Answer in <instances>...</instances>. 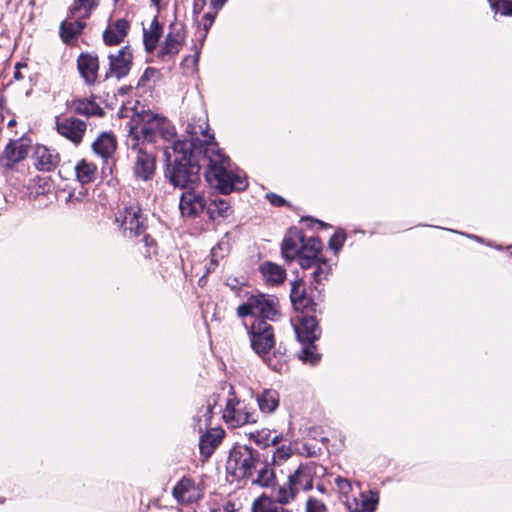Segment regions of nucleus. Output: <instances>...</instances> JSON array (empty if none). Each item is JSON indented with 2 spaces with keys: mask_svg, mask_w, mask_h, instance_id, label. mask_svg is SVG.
Instances as JSON below:
<instances>
[{
  "mask_svg": "<svg viewBox=\"0 0 512 512\" xmlns=\"http://www.w3.org/2000/svg\"><path fill=\"white\" fill-rule=\"evenodd\" d=\"M189 140H174L164 147L167 165L171 163H190L193 150L205 147L204 154L208 160L205 178L207 182L222 193L243 190L247 186L244 174L232 168L229 158L214 145V136L209 132L206 119L200 118L187 127Z\"/></svg>",
  "mask_w": 512,
  "mask_h": 512,
  "instance_id": "nucleus-1",
  "label": "nucleus"
},
{
  "mask_svg": "<svg viewBox=\"0 0 512 512\" xmlns=\"http://www.w3.org/2000/svg\"><path fill=\"white\" fill-rule=\"evenodd\" d=\"M129 120V136L128 141H132V145L139 143H153L158 135L163 139L170 141L175 137L174 127L163 117H159L155 113L144 110H134L128 116Z\"/></svg>",
  "mask_w": 512,
  "mask_h": 512,
  "instance_id": "nucleus-2",
  "label": "nucleus"
},
{
  "mask_svg": "<svg viewBox=\"0 0 512 512\" xmlns=\"http://www.w3.org/2000/svg\"><path fill=\"white\" fill-rule=\"evenodd\" d=\"M340 500L348 512H374L379 502V494L373 490L362 491L359 483L338 476L335 478Z\"/></svg>",
  "mask_w": 512,
  "mask_h": 512,
  "instance_id": "nucleus-3",
  "label": "nucleus"
},
{
  "mask_svg": "<svg viewBox=\"0 0 512 512\" xmlns=\"http://www.w3.org/2000/svg\"><path fill=\"white\" fill-rule=\"evenodd\" d=\"M258 464V452L248 446L240 445L230 451L226 470L234 478L242 479L252 476Z\"/></svg>",
  "mask_w": 512,
  "mask_h": 512,
  "instance_id": "nucleus-4",
  "label": "nucleus"
},
{
  "mask_svg": "<svg viewBox=\"0 0 512 512\" xmlns=\"http://www.w3.org/2000/svg\"><path fill=\"white\" fill-rule=\"evenodd\" d=\"M239 317L253 316L258 320H273L277 315V299L272 295L254 294L237 308Z\"/></svg>",
  "mask_w": 512,
  "mask_h": 512,
  "instance_id": "nucleus-5",
  "label": "nucleus"
},
{
  "mask_svg": "<svg viewBox=\"0 0 512 512\" xmlns=\"http://www.w3.org/2000/svg\"><path fill=\"white\" fill-rule=\"evenodd\" d=\"M133 158V174L136 179L147 182L152 179L156 168V158L146 144L139 143L132 145V141L127 140Z\"/></svg>",
  "mask_w": 512,
  "mask_h": 512,
  "instance_id": "nucleus-6",
  "label": "nucleus"
},
{
  "mask_svg": "<svg viewBox=\"0 0 512 512\" xmlns=\"http://www.w3.org/2000/svg\"><path fill=\"white\" fill-rule=\"evenodd\" d=\"M223 419L231 427L236 428L256 422V414L252 407L231 394L226 402Z\"/></svg>",
  "mask_w": 512,
  "mask_h": 512,
  "instance_id": "nucleus-7",
  "label": "nucleus"
},
{
  "mask_svg": "<svg viewBox=\"0 0 512 512\" xmlns=\"http://www.w3.org/2000/svg\"><path fill=\"white\" fill-rule=\"evenodd\" d=\"M250 341L253 350L262 358L274 347V334L272 327L266 321L256 320L251 325Z\"/></svg>",
  "mask_w": 512,
  "mask_h": 512,
  "instance_id": "nucleus-8",
  "label": "nucleus"
},
{
  "mask_svg": "<svg viewBox=\"0 0 512 512\" xmlns=\"http://www.w3.org/2000/svg\"><path fill=\"white\" fill-rule=\"evenodd\" d=\"M185 40L184 25L175 21L169 25V32L165 41L158 51V57L165 60L178 54Z\"/></svg>",
  "mask_w": 512,
  "mask_h": 512,
  "instance_id": "nucleus-9",
  "label": "nucleus"
},
{
  "mask_svg": "<svg viewBox=\"0 0 512 512\" xmlns=\"http://www.w3.org/2000/svg\"><path fill=\"white\" fill-rule=\"evenodd\" d=\"M116 221L120 223L125 231H129L131 235L138 236L145 229V219L141 208L137 204L124 207L116 216Z\"/></svg>",
  "mask_w": 512,
  "mask_h": 512,
  "instance_id": "nucleus-10",
  "label": "nucleus"
},
{
  "mask_svg": "<svg viewBox=\"0 0 512 512\" xmlns=\"http://www.w3.org/2000/svg\"><path fill=\"white\" fill-rule=\"evenodd\" d=\"M190 163H171L167 165L166 176L174 187L187 190L198 180L197 174L189 170Z\"/></svg>",
  "mask_w": 512,
  "mask_h": 512,
  "instance_id": "nucleus-11",
  "label": "nucleus"
},
{
  "mask_svg": "<svg viewBox=\"0 0 512 512\" xmlns=\"http://www.w3.org/2000/svg\"><path fill=\"white\" fill-rule=\"evenodd\" d=\"M28 144L23 139L10 140L0 154V165L4 169H12L26 158Z\"/></svg>",
  "mask_w": 512,
  "mask_h": 512,
  "instance_id": "nucleus-12",
  "label": "nucleus"
},
{
  "mask_svg": "<svg viewBox=\"0 0 512 512\" xmlns=\"http://www.w3.org/2000/svg\"><path fill=\"white\" fill-rule=\"evenodd\" d=\"M56 129L60 135L78 145L86 132V122L77 118H57Z\"/></svg>",
  "mask_w": 512,
  "mask_h": 512,
  "instance_id": "nucleus-13",
  "label": "nucleus"
},
{
  "mask_svg": "<svg viewBox=\"0 0 512 512\" xmlns=\"http://www.w3.org/2000/svg\"><path fill=\"white\" fill-rule=\"evenodd\" d=\"M206 203L202 194L194 188L187 189L180 196L179 208L182 216L196 217L203 212Z\"/></svg>",
  "mask_w": 512,
  "mask_h": 512,
  "instance_id": "nucleus-14",
  "label": "nucleus"
},
{
  "mask_svg": "<svg viewBox=\"0 0 512 512\" xmlns=\"http://www.w3.org/2000/svg\"><path fill=\"white\" fill-rule=\"evenodd\" d=\"M110 72L117 78L126 76L132 65V51L128 46L119 49L116 53L108 56Z\"/></svg>",
  "mask_w": 512,
  "mask_h": 512,
  "instance_id": "nucleus-15",
  "label": "nucleus"
},
{
  "mask_svg": "<svg viewBox=\"0 0 512 512\" xmlns=\"http://www.w3.org/2000/svg\"><path fill=\"white\" fill-rule=\"evenodd\" d=\"M32 161L37 170L50 172L57 167L60 158L54 150L44 145H36L32 154Z\"/></svg>",
  "mask_w": 512,
  "mask_h": 512,
  "instance_id": "nucleus-16",
  "label": "nucleus"
},
{
  "mask_svg": "<svg viewBox=\"0 0 512 512\" xmlns=\"http://www.w3.org/2000/svg\"><path fill=\"white\" fill-rule=\"evenodd\" d=\"M173 496L181 504H191L201 498L202 491L193 480L183 478L174 486Z\"/></svg>",
  "mask_w": 512,
  "mask_h": 512,
  "instance_id": "nucleus-17",
  "label": "nucleus"
},
{
  "mask_svg": "<svg viewBox=\"0 0 512 512\" xmlns=\"http://www.w3.org/2000/svg\"><path fill=\"white\" fill-rule=\"evenodd\" d=\"M322 244L319 238L309 237L305 239L303 249L299 254V265L302 269H310L313 267L314 261L320 259Z\"/></svg>",
  "mask_w": 512,
  "mask_h": 512,
  "instance_id": "nucleus-18",
  "label": "nucleus"
},
{
  "mask_svg": "<svg viewBox=\"0 0 512 512\" xmlns=\"http://www.w3.org/2000/svg\"><path fill=\"white\" fill-rule=\"evenodd\" d=\"M305 237L298 229H292L286 235L282 243V255L286 260H293L299 257L305 242Z\"/></svg>",
  "mask_w": 512,
  "mask_h": 512,
  "instance_id": "nucleus-19",
  "label": "nucleus"
},
{
  "mask_svg": "<svg viewBox=\"0 0 512 512\" xmlns=\"http://www.w3.org/2000/svg\"><path fill=\"white\" fill-rule=\"evenodd\" d=\"M288 478L290 485L296 488L297 493L310 490L313 487V467L310 464H301Z\"/></svg>",
  "mask_w": 512,
  "mask_h": 512,
  "instance_id": "nucleus-20",
  "label": "nucleus"
},
{
  "mask_svg": "<svg viewBox=\"0 0 512 512\" xmlns=\"http://www.w3.org/2000/svg\"><path fill=\"white\" fill-rule=\"evenodd\" d=\"M294 329L301 343L314 342L320 336V329L314 317H304Z\"/></svg>",
  "mask_w": 512,
  "mask_h": 512,
  "instance_id": "nucleus-21",
  "label": "nucleus"
},
{
  "mask_svg": "<svg viewBox=\"0 0 512 512\" xmlns=\"http://www.w3.org/2000/svg\"><path fill=\"white\" fill-rule=\"evenodd\" d=\"M116 147L117 142L114 135L107 132L101 133L92 143L93 152L105 161L114 155Z\"/></svg>",
  "mask_w": 512,
  "mask_h": 512,
  "instance_id": "nucleus-22",
  "label": "nucleus"
},
{
  "mask_svg": "<svg viewBox=\"0 0 512 512\" xmlns=\"http://www.w3.org/2000/svg\"><path fill=\"white\" fill-rule=\"evenodd\" d=\"M78 70L87 84L95 83L99 69L98 58L90 54H81L77 60Z\"/></svg>",
  "mask_w": 512,
  "mask_h": 512,
  "instance_id": "nucleus-23",
  "label": "nucleus"
},
{
  "mask_svg": "<svg viewBox=\"0 0 512 512\" xmlns=\"http://www.w3.org/2000/svg\"><path fill=\"white\" fill-rule=\"evenodd\" d=\"M223 435L224 431L220 428H210L203 432L199 440L201 454L209 457L221 442Z\"/></svg>",
  "mask_w": 512,
  "mask_h": 512,
  "instance_id": "nucleus-24",
  "label": "nucleus"
},
{
  "mask_svg": "<svg viewBox=\"0 0 512 512\" xmlns=\"http://www.w3.org/2000/svg\"><path fill=\"white\" fill-rule=\"evenodd\" d=\"M260 272L267 285L275 286L281 284L286 278L285 269L272 262H264L260 266Z\"/></svg>",
  "mask_w": 512,
  "mask_h": 512,
  "instance_id": "nucleus-25",
  "label": "nucleus"
},
{
  "mask_svg": "<svg viewBox=\"0 0 512 512\" xmlns=\"http://www.w3.org/2000/svg\"><path fill=\"white\" fill-rule=\"evenodd\" d=\"M129 24L124 19L111 23L103 33V39L107 45H116L123 41L127 34Z\"/></svg>",
  "mask_w": 512,
  "mask_h": 512,
  "instance_id": "nucleus-26",
  "label": "nucleus"
},
{
  "mask_svg": "<svg viewBox=\"0 0 512 512\" xmlns=\"http://www.w3.org/2000/svg\"><path fill=\"white\" fill-rule=\"evenodd\" d=\"M84 19L70 14V17L61 24L60 35L64 42L69 43L80 34L85 27Z\"/></svg>",
  "mask_w": 512,
  "mask_h": 512,
  "instance_id": "nucleus-27",
  "label": "nucleus"
},
{
  "mask_svg": "<svg viewBox=\"0 0 512 512\" xmlns=\"http://www.w3.org/2000/svg\"><path fill=\"white\" fill-rule=\"evenodd\" d=\"M70 109L74 113L85 115V116H102V108L89 99H75L70 104Z\"/></svg>",
  "mask_w": 512,
  "mask_h": 512,
  "instance_id": "nucleus-28",
  "label": "nucleus"
},
{
  "mask_svg": "<svg viewBox=\"0 0 512 512\" xmlns=\"http://www.w3.org/2000/svg\"><path fill=\"white\" fill-rule=\"evenodd\" d=\"M257 403L262 413L271 414L279 406V394L275 390L266 389L257 396Z\"/></svg>",
  "mask_w": 512,
  "mask_h": 512,
  "instance_id": "nucleus-29",
  "label": "nucleus"
},
{
  "mask_svg": "<svg viewBox=\"0 0 512 512\" xmlns=\"http://www.w3.org/2000/svg\"><path fill=\"white\" fill-rule=\"evenodd\" d=\"M162 33V26L155 17L150 23L149 28H144L143 30L144 45L148 52H151L156 48Z\"/></svg>",
  "mask_w": 512,
  "mask_h": 512,
  "instance_id": "nucleus-30",
  "label": "nucleus"
},
{
  "mask_svg": "<svg viewBox=\"0 0 512 512\" xmlns=\"http://www.w3.org/2000/svg\"><path fill=\"white\" fill-rule=\"evenodd\" d=\"M207 213L212 220L225 219L232 214V208L225 199L218 198L207 205Z\"/></svg>",
  "mask_w": 512,
  "mask_h": 512,
  "instance_id": "nucleus-31",
  "label": "nucleus"
},
{
  "mask_svg": "<svg viewBox=\"0 0 512 512\" xmlns=\"http://www.w3.org/2000/svg\"><path fill=\"white\" fill-rule=\"evenodd\" d=\"M213 416V406L209 403L202 406L194 416V427L200 434L210 429Z\"/></svg>",
  "mask_w": 512,
  "mask_h": 512,
  "instance_id": "nucleus-32",
  "label": "nucleus"
},
{
  "mask_svg": "<svg viewBox=\"0 0 512 512\" xmlns=\"http://www.w3.org/2000/svg\"><path fill=\"white\" fill-rule=\"evenodd\" d=\"M74 170L77 180L81 184H86L93 181L96 167L94 164L87 162L86 160H81L75 165Z\"/></svg>",
  "mask_w": 512,
  "mask_h": 512,
  "instance_id": "nucleus-33",
  "label": "nucleus"
},
{
  "mask_svg": "<svg viewBox=\"0 0 512 512\" xmlns=\"http://www.w3.org/2000/svg\"><path fill=\"white\" fill-rule=\"evenodd\" d=\"M290 298H291L293 305L297 309L306 307L308 305L309 299L306 296L305 285L301 279L295 280L292 283Z\"/></svg>",
  "mask_w": 512,
  "mask_h": 512,
  "instance_id": "nucleus-34",
  "label": "nucleus"
},
{
  "mask_svg": "<svg viewBox=\"0 0 512 512\" xmlns=\"http://www.w3.org/2000/svg\"><path fill=\"white\" fill-rule=\"evenodd\" d=\"M97 5L98 0H74L73 5L70 7V14L72 16L88 18Z\"/></svg>",
  "mask_w": 512,
  "mask_h": 512,
  "instance_id": "nucleus-35",
  "label": "nucleus"
},
{
  "mask_svg": "<svg viewBox=\"0 0 512 512\" xmlns=\"http://www.w3.org/2000/svg\"><path fill=\"white\" fill-rule=\"evenodd\" d=\"M312 271V279L315 283H322L324 280H327L328 276L332 271V267L329 264L328 260L321 257L320 259L314 261Z\"/></svg>",
  "mask_w": 512,
  "mask_h": 512,
  "instance_id": "nucleus-36",
  "label": "nucleus"
},
{
  "mask_svg": "<svg viewBox=\"0 0 512 512\" xmlns=\"http://www.w3.org/2000/svg\"><path fill=\"white\" fill-rule=\"evenodd\" d=\"M250 438L254 443L260 447H268L270 445H276L282 440L281 435L271 436V431L268 429H262L250 434Z\"/></svg>",
  "mask_w": 512,
  "mask_h": 512,
  "instance_id": "nucleus-37",
  "label": "nucleus"
},
{
  "mask_svg": "<svg viewBox=\"0 0 512 512\" xmlns=\"http://www.w3.org/2000/svg\"><path fill=\"white\" fill-rule=\"evenodd\" d=\"M275 481V473L268 463L263 464L257 472V477L253 479V483L261 487H271L275 484Z\"/></svg>",
  "mask_w": 512,
  "mask_h": 512,
  "instance_id": "nucleus-38",
  "label": "nucleus"
},
{
  "mask_svg": "<svg viewBox=\"0 0 512 512\" xmlns=\"http://www.w3.org/2000/svg\"><path fill=\"white\" fill-rule=\"evenodd\" d=\"M279 506L272 498L261 495L256 498L251 507L252 512H277L280 509Z\"/></svg>",
  "mask_w": 512,
  "mask_h": 512,
  "instance_id": "nucleus-39",
  "label": "nucleus"
},
{
  "mask_svg": "<svg viewBox=\"0 0 512 512\" xmlns=\"http://www.w3.org/2000/svg\"><path fill=\"white\" fill-rule=\"evenodd\" d=\"M297 495L296 488L290 485L288 481L285 485L279 486L276 491V500H274L277 504H288L292 501Z\"/></svg>",
  "mask_w": 512,
  "mask_h": 512,
  "instance_id": "nucleus-40",
  "label": "nucleus"
},
{
  "mask_svg": "<svg viewBox=\"0 0 512 512\" xmlns=\"http://www.w3.org/2000/svg\"><path fill=\"white\" fill-rule=\"evenodd\" d=\"M313 343L314 342L302 343L304 346L299 356L304 363H309L311 365L316 364L320 359V355L317 353L316 346Z\"/></svg>",
  "mask_w": 512,
  "mask_h": 512,
  "instance_id": "nucleus-41",
  "label": "nucleus"
},
{
  "mask_svg": "<svg viewBox=\"0 0 512 512\" xmlns=\"http://www.w3.org/2000/svg\"><path fill=\"white\" fill-rule=\"evenodd\" d=\"M159 78V71L155 68H147L138 81V87L150 88Z\"/></svg>",
  "mask_w": 512,
  "mask_h": 512,
  "instance_id": "nucleus-42",
  "label": "nucleus"
},
{
  "mask_svg": "<svg viewBox=\"0 0 512 512\" xmlns=\"http://www.w3.org/2000/svg\"><path fill=\"white\" fill-rule=\"evenodd\" d=\"M229 242L222 239L216 246L211 249V261L216 263L218 259H222L229 252Z\"/></svg>",
  "mask_w": 512,
  "mask_h": 512,
  "instance_id": "nucleus-43",
  "label": "nucleus"
},
{
  "mask_svg": "<svg viewBox=\"0 0 512 512\" xmlns=\"http://www.w3.org/2000/svg\"><path fill=\"white\" fill-rule=\"evenodd\" d=\"M292 449L289 446H281L275 450L272 456V463L280 465L292 456Z\"/></svg>",
  "mask_w": 512,
  "mask_h": 512,
  "instance_id": "nucleus-44",
  "label": "nucleus"
},
{
  "mask_svg": "<svg viewBox=\"0 0 512 512\" xmlns=\"http://www.w3.org/2000/svg\"><path fill=\"white\" fill-rule=\"evenodd\" d=\"M345 239L346 235L343 231L335 232L329 240L330 249L333 250L335 254H337L341 250Z\"/></svg>",
  "mask_w": 512,
  "mask_h": 512,
  "instance_id": "nucleus-45",
  "label": "nucleus"
},
{
  "mask_svg": "<svg viewBox=\"0 0 512 512\" xmlns=\"http://www.w3.org/2000/svg\"><path fill=\"white\" fill-rule=\"evenodd\" d=\"M307 512H326L325 505L317 499H308L306 504Z\"/></svg>",
  "mask_w": 512,
  "mask_h": 512,
  "instance_id": "nucleus-46",
  "label": "nucleus"
},
{
  "mask_svg": "<svg viewBox=\"0 0 512 512\" xmlns=\"http://www.w3.org/2000/svg\"><path fill=\"white\" fill-rule=\"evenodd\" d=\"M87 194V190L84 187H81L79 191L73 190L69 193V196L67 198V202H80L82 201Z\"/></svg>",
  "mask_w": 512,
  "mask_h": 512,
  "instance_id": "nucleus-47",
  "label": "nucleus"
},
{
  "mask_svg": "<svg viewBox=\"0 0 512 512\" xmlns=\"http://www.w3.org/2000/svg\"><path fill=\"white\" fill-rule=\"evenodd\" d=\"M266 197L270 201V203L275 206H281L284 204V199L274 193H269L267 194Z\"/></svg>",
  "mask_w": 512,
  "mask_h": 512,
  "instance_id": "nucleus-48",
  "label": "nucleus"
},
{
  "mask_svg": "<svg viewBox=\"0 0 512 512\" xmlns=\"http://www.w3.org/2000/svg\"><path fill=\"white\" fill-rule=\"evenodd\" d=\"M214 512H238V508L236 507L235 503L228 502Z\"/></svg>",
  "mask_w": 512,
  "mask_h": 512,
  "instance_id": "nucleus-49",
  "label": "nucleus"
},
{
  "mask_svg": "<svg viewBox=\"0 0 512 512\" xmlns=\"http://www.w3.org/2000/svg\"><path fill=\"white\" fill-rule=\"evenodd\" d=\"M206 22L204 23V28H205V31H207L209 29V27L211 26V24L213 23V20H214V16L210 15V14H206L204 16Z\"/></svg>",
  "mask_w": 512,
  "mask_h": 512,
  "instance_id": "nucleus-50",
  "label": "nucleus"
},
{
  "mask_svg": "<svg viewBox=\"0 0 512 512\" xmlns=\"http://www.w3.org/2000/svg\"><path fill=\"white\" fill-rule=\"evenodd\" d=\"M226 1H227V0H211V3H212V5H213V7H214V8L219 9V8H221V7L224 5V3H225Z\"/></svg>",
  "mask_w": 512,
  "mask_h": 512,
  "instance_id": "nucleus-51",
  "label": "nucleus"
},
{
  "mask_svg": "<svg viewBox=\"0 0 512 512\" xmlns=\"http://www.w3.org/2000/svg\"><path fill=\"white\" fill-rule=\"evenodd\" d=\"M20 67H21V65L18 63V64L16 65V71H15V73H14V78H15V79H21V78H22V75H21V73H20V71H19V68H20Z\"/></svg>",
  "mask_w": 512,
  "mask_h": 512,
  "instance_id": "nucleus-52",
  "label": "nucleus"
},
{
  "mask_svg": "<svg viewBox=\"0 0 512 512\" xmlns=\"http://www.w3.org/2000/svg\"><path fill=\"white\" fill-rule=\"evenodd\" d=\"M162 0H151V3L154 7L157 8V10H159V7H160V3H161Z\"/></svg>",
  "mask_w": 512,
  "mask_h": 512,
  "instance_id": "nucleus-53",
  "label": "nucleus"
},
{
  "mask_svg": "<svg viewBox=\"0 0 512 512\" xmlns=\"http://www.w3.org/2000/svg\"><path fill=\"white\" fill-rule=\"evenodd\" d=\"M506 9H505V13L507 14H511L512 15V8L510 9V6H512L511 3H506Z\"/></svg>",
  "mask_w": 512,
  "mask_h": 512,
  "instance_id": "nucleus-54",
  "label": "nucleus"
},
{
  "mask_svg": "<svg viewBox=\"0 0 512 512\" xmlns=\"http://www.w3.org/2000/svg\"><path fill=\"white\" fill-rule=\"evenodd\" d=\"M468 237H469V238H472V239H474V240H476V241H478V242H481V241H482V240H481V238H480V237H478V236H476V235H468Z\"/></svg>",
  "mask_w": 512,
  "mask_h": 512,
  "instance_id": "nucleus-55",
  "label": "nucleus"
},
{
  "mask_svg": "<svg viewBox=\"0 0 512 512\" xmlns=\"http://www.w3.org/2000/svg\"><path fill=\"white\" fill-rule=\"evenodd\" d=\"M277 512H293V511L288 510V509H286V508H283V507L281 506V508H280V509H278V511H277Z\"/></svg>",
  "mask_w": 512,
  "mask_h": 512,
  "instance_id": "nucleus-56",
  "label": "nucleus"
},
{
  "mask_svg": "<svg viewBox=\"0 0 512 512\" xmlns=\"http://www.w3.org/2000/svg\"><path fill=\"white\" fill-rule=\"evenodd\" d=\"M14 124H15V120H13V119H12V120H10V121H9V123H8V125H9V126H12V125H14Z\"/></svg>",
  "mask_w": 512,
  "mask_h": 512,
  "instance_id": "nucleus-57",
  "label": "nucleus"
},
{
  "mask_svg": "<svg viewBox=\"0 0 512 512\" xmlns=\"http://www.w3.org/2000/svg\"><path fill=\"white\" fill-rule=\"evenodd\" d=\"M198 58V52H196V55L194 56V61L196 62Z\"/></svg>",
  "mask_w": 512,
  "mask_h": 512,
  "instance_id": "nucleus-58",
  "label": "nucleus"
}]
</instances>
